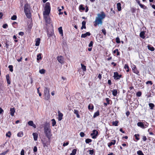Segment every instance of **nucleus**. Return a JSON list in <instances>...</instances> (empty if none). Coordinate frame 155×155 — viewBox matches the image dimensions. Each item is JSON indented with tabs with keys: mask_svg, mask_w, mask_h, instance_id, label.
<instances>
[{
	"mask_svg": "<svg viewBox=\"0 0 155 155\" xmlns=\"http://www.w3.org/2000/svg\"><path fill=\"white\" fill-rule=\"evenodd\" d=\"M91 34L90 32H87L85 34H82L81 35V38H85L87 36H90Z\"/></svg>",
	"mask_w": 155,
	"mask_h": 155,
	"instance_id": "obj_12",
	"label": "nucleus"
},
{
	"mask_svg": "<svg viewBox=\"0 0 155 155\" xmlns=\"http://www.w3.org/2000/svg\"><path fill=\"white\" fill-rule=\"evenodd\" d=\"M116 42L117 43H120V39L118 37H117L116 38Z\"/></svg>",
	"mask_w": 155,
	"mask_h": 155,
	"instance_id": "obj_41",
	"label": "nucleus"
},
{
	"mask_svg": "<svg viewBox=\"0 0 155 155\" xmlns=\"http://www.w3.org/2000/svg\"><path fill=\"white\" fill-rule=\"evenodd\" d=\"M9 151L8 150H7L5 151L2 153H0V155H5L6 154L7 152H8Z\"/></svg>",
	"mask_w": 155,
	"mask_h": 155,
	"instance_id": "obj_45",
	"label": "nucleus"
},
{
	"mask_svg": "<svg viewBox=\"0 0 155 155\" xmlns=\"http://www.w3.org/2000/svg\"><path fill=\"white\" fill-rule=\"evenodd\" d=\"M147 139V137H146V136H144L143 137V140L144 141H146Z\"/></svg>",
	"mask_w": 155,
	"mask_h": 155,
	"instance_id": "obj_63",
	"label": "nucleus"
},
{
	"mask_svg": "<svg viewBox=\"0 0 155 155\" xmlns=\"http://www.w3.org/2000/svg\"><path fill=\"white\" fill-rule=\"evenodd\" d=\"M94 106L93 105H92V107H91V105H90V104H89L88 105V109L89 110H90L91 109V110H93L94 109Z\"/></svg>",
	"mask_w": 155,
	"mask_h": 155,
	"instance_id": "obj_47",
	"label": "nucleus"
},
{
	"mask_svg": "<svg viewBox=\"0 0 155 155\" xmlns=\"http://www.w3.org/2000/svg\"><path fill=\"white\" fill-rule=\"evenodd\" d=\"M9 41H6V43H5V47L7 48H8V46L9 45Z\"/></svg>",
	"mask_w": 155,
	"mask_h": 155,
	"instance_id": "obj_50",
	"label": "nucleus"
},
{
	"mask_svg": "<svg viewBox=\"0 0 155 155\" xmlns=\"http://www.w3.org/2000/svg\"><path fill=\"white\" fill-rule=\"evenodd\" d=\"M21 155H24V150L23 149H22L21 152Z\"/></svg>",
	"mask_w": 155,
	"mask_h": 155,
	"instance_id": "obj_58",
	"label": "nucleus"
},
{
	"mask_svg": "<svg viewBox=\"0 0 155 155\" xmlns=\"http://www.w3.org/2000/svg\"><path fill=\"white\" fill-rule=\"evenodd\" d=\"M69 144L68 142H67L66 143H64L63 144V146L64 147H65L66 146L68 145Z\"/></svg>",
	"mask_w": 155,
	"mask_h": 155,
	"instance_id": "obj_56",
	"label": "nucleus"
},
{
	"mask_svg": "<svg viewBox=\"0 0 155 155\" xmlns=\"http://www.w3.org/2000/svg\"><path fill=\"white\" fill-rule=\"evenodd\" d=\"M58 31L60 34H61L62 36L63 34V30L62 29V28L61 27H60L58 28Z\"/></svg>",
	"mask_w": 155,
	"mask_h": 155,
	"instance_id": "obj_29",
	"label": "nucleus"
},
{
	"mask_svg": "<svg viewBox=\"0 0 155 155\" xmlns=\"http://www.w3.org/2000/svg\"><path fill=\"white\" fill-rule=\"evenodd\" d=\"M32 135L33 136L34 139V140H37L38 137V134L36 133H33L32 134Z\"/></svg>",
	"mask_w": 155,
	"mask_h": 155,
	"instance_id": "obj_14",
	"label": "nucleus"
},
{
	"mask_svg": "<svg viewBox=\"0 0 155 155\" xmlns=\"http://www.w3.org/2000/svg\"><path fill=\"white\" fill-rule=\"evenodd\" d=\"M39 73L41 74H44L45 73V70L44 69H41L39 70Z\"/></svg>",
	"mask_w": 155,
	"mask_h": 155,
	"instance_id": "obj_37",
	"label": "nucleus"
},
{
	"mask_svg": "<svg viewBox=\"0 0 155 155\" xmlns=\"http://www.w3.org/2000/svg\"><path fill=\"white\" fill-rule=\"evenodd\" d=\"M145 35V32L144 31H141L140 32V37L143 38L144 39L145 38V36H144Z\"/></svg>",
	"mask_w": 155,
	"mask_h": 155,
	"instance_id": "obj_18",
	"label": "nucleus"
},
{
	"mask_svg": "<svg viewBox=\"0 0 155 155\" xmlns=\"http://www.w3.org/2000/svg\"><path fill=\"white\" fill-rule=\"evenodd\" d=\"M79 9L80 10H85V8L83 7V5H80Z\"/></svg>",
	"mask_w": 155,
	"mask_h": 155,
	"instance_id": "obj_44",
	"label": "nucleus"
},
{
	"mask_svg": "<svg viewBox=\"0 0 155 155\" xmlns=\"http://www.w3.org/2000/svg\"><path fill=\"white\" fill-rule=\"evenodd\" d=\"M102 31L104 34L105 35H106V31L105 29L104 28L102 29Z\"/></svg>",
	"mask_w": 155,
	"mask_h": 155,
	"instance_id": "obj_52",
	"label": "nucleus"
},
{
	"mask_svg": "<svg viewBox=\"0 0 155 155\" xmlns=\"http://www.w3.org/2000/svg\"><path fill=\"white\" fill-rule=\"evenodd\" d=\"M33 151L34 152H36L37 151V148L35 146L33 149Z\"/></svg>",
	"mask_w": 155,
	"mask_h": 155,
	"instance_id": "obj_57",
	"label": "nucleus"
},
{
	"mask_svg": "<svg viewBox=\"0 0 155 155\" xmlns=\"http://www.w3.org/2000/svg\"><path fill=\"white\" fill-rule=\"evenodd\" d=\"M81 65L82 69L84 71H86V67L82 64H81Z\"/></svg>",
	"mask_w": 155,
	"mask_h": 155,
	"instance_id": "obj_31",
	"label": "nucleus"
},
{
	"mask_svg": "<svg viewBox=\"0 0 155 155\" xmlns=\"http://www.w3.org/2000/svg\"><path fill=\"white\" fill-rule=\"evenodd\" d=\"M124 68L125 69H127L129 68V66H128V65H127V64H125V65Z\"/></svg>",
	"mask_w": 155,
	"mask_h": 155,
	"instance_id": "obj_62",
	"label": "nucleus"
},
{
	"mask_svg": "<svg viewBox=\"0 0 155 155\" xmlns=\"http://www.w3.org/2000/svg\"><path fill=\"white\" fill-rule=\"evenodd\" d=\"M92 133L91 134V135L92 136V138L93 139H95L97 136L98 134V132L96 130H94L92 131Z\"/></svg>",
	"mask_w": 155,
	"mask_h": 155,
	"instance_id": "obj_6",
	"label": "nucleus"
},
{
	"mask_svg": "<svg viewBox=\"0 0 155 155\" xmlns=\"http://www.w3.org/2000/svg\"><path fill=\"white\" fill-rule=\"evenodd\" d=\"M116 143V140H114L108 143V146L110 147L113 145H114Z\"/></svg>",
	"mask_w": 155,
	"mask_h": 155,
	"instance_id": "obj_19",
	"label": "nucleus"
},
{
	"mask_svg": "<svg viewBox=\"0 0 155 155\" xmlns=\"http://www.w3.org/2000/svg\"><path fill=\"white\" fill-rule=\"evenodd\" d=\"M44 98L46 100H48L50 97L49 89L48 87H45L44 89Z\"/></svg>",
	"mask_w": 155,
	"mask_h": 155,
	"instance_id": "obj_5",
	"label": "nucleus"
},
{
	"mask_svg": "<svg viewBox=\"0 0 155 155\" xmlns=\"http://www.w3.org/2000/svg\"><path fill=\"white\" fill-rule=\"evenodd\" d=\"M117 8L118 11H120L121 9V4L120 3H118L117 4Z\"/></svg>",
	"mask_w": 155,
	"mask_h": 155,
	"instance_id": "obj_22",
	"label": "nucleus"
},
{
	"mask_svg": "<svg viewBox=\"0 0 155 155\" xmlns=\"http://www.w3.org/2000/svg\"><path fill=\"white\" fill-rule=\"evenodd\" d=\"M118 121H113L112 122V125L115 126H118Z\"/></svg>",
	"mask_w": 155,
	"mask_h": 155,
	"instance_id": "obj_32",
	"label": "nucleus"
},
{
	"mask_svg": "<svg viewBox=\"0 0 155 155\" xmlns=\"http://www.w3.org/2000/svg\"><path fill=\"white\" fill-rule=\"evenodd\" d=\"M23 133L22 132H20L18 133L17 136L18 137H22L23 136Z\"/></svg>",
	"mask_w": 155,
	"mask_h": 155,
	"instance_id": "obj_35",
	"label": "nucleus"
},
{
	"mask_svg": "<svg viewBox=\"0 0 155 155\" xmlns=\"http://www.w3.org/2000/svg\"><path fill=\"white\" fill-rule=\"evenodd\" d=\"M54 35V33L53 31H48L47 32V35L48 36L49 38L52 36Z\"/></svg>",
	"mask_w": 155,
	"mask_h": 155,
	"instance_id": "obj_15",
	"label": "nucleus"
},
{
	"mask_svg": "<svg viewBox=\"0 0 155 155\" xmlns=\"http://www.w3.org/2000/svg\"><path fill=\"white\" fill-rule=\"evenodd\" d=\"M8 68H9V70L11 72H12L13 71V66L12 65H10L8 66Z\"/></svg>",
	"mask_w": 155,
	"mask_h": 155,
	"instance_id": "obj_38",
	"label": "nucleus"
},
{
	"mask_svg": "<svg viewBox=\"0 0 155 155\" xmlns=\"http://www.w3.org/2000/svg\"><path fill=\"white\" fill-rule=\"evenodd\" d=\"M140 7L142 8H143L144 9H145V8H144V7H145V6L143 5H142V4H140Z\"/></svg>",
	"mask_w": 155,
	"mask_h": 155,
	"instance_id": "obj_60",
	"label": "nucleus"
},
{
	"mask_svg": "<svg viewBox=\"0 0 155 155\" xmlns=\"http://www.w3.org/2000/svg\"><path fill=\"white\" fill-rule=\"evenodd\" d=\"M150 84L151 85H152L153 84V83L151 81H148L146 82V84Z\"/></svg>",
	"mask_w": 155,
	"mask_h": 155,
	"instance_id": "obj_61",
	"label": "nucleus"
},
{
	"mask_svg": "<svg viewBox=\"0 0 155 155\" xmlns=\"http://www.w3.org/2000/svg\"><path fill=\"white\" fill-rule=\"evenodd\" d=\"M112 92V94L114 96H116L117 94V90L116 89L114 90L111 91Z\"/></svg>",
	"mask_w": 155,
	"mask_h": 155,
	"instance_id": "obj_20",
	"label": "nucleus"
},
{
	"mask_svg": "<svg viewBox=\"0 0 155 155\" xmlns=\"http://www.w3.org/2000/svg\"><path fill=\"white\" fill-rule=\"evenodd\" d=\"M134 68V69H132L133 72L137 74H138L139 75H140L138 74L139 73V71L137 70L136 68V67L135 66V68Z\"/></svg>",
	"mask_w": 155,
	"mask_h": 155,
	"instance_id": "obj_24",
	"label": "nucleus"
},
{
	"mask_svg": "<svg viewBox=\"0 0 155 155\" xmlns=\"http://www.w3.org/2000/svg\"><path fill=\"white\" fill-rule=\"evenodd\" d=\"M24 10L25 15L28 18L31 17V14L30 12V7L28 4H25L24 8Z\"/></svg>",
	"mask_w": 155,
	"mask_h": 155,
	"instance_id": "obj_4",
	"label": "nucleus"
},
{
	"mask_svg": "<svg viewBox=\"0 0 155 155\" xmlns=\"http://www.w3.org/2000/svg\"><path fill=\"white\" fill-rule=\"evenodd\" d=\"M11 132L10 131H8V133L6 134V136L7 137H11Z\"/></svg>",
	"mask_w": 155,
	"mask_h": 155,
	"instance_id": "obj_43",
	"label": "nucleus"
},
{
	"mask_svg": "<svg viewBox=\"0 0 155 155\" xmlns=\"http://www.w3.org/2000/svg\"><path fill=\"white\" fill-rule=\"evenodd\" d=\"M37 61H39L40 60H41L42 59V58L41 57V54H39L37 55Z\"/></svg>",
	"mask_w": 155,
	"mask_h": 155,
	"instance_id": "obj_27",
	"label": "nucleus"
},
{
	"mask_svg": "<svg viewBox=\"0 0 155 155\" xmlns=\"http://www.w3.org/2000/svg\"><path fill=\"white\" fill-rule=\"evenodd\" d=\"M147 47L148 49L151 51H154L155 49L154 48L151 46L148 45Z\"/></svg>",
	"mask_w": 155,
	"mask_h": 155,
	"instance_id": "obj_26",
	"label": "nucleus"
},
{
	"mask_svg": "<svg viewBox=\"0 0 155 155\" xmlns=\"http://www.w3.org/2000/svg\"><path fill=\"white\" fill-rule=\"evenodd\" d=\"M94 150H89V154L91 155H93L94 153Z\"/></svg>",
	"mask_w": 155,
	"mask_h": 155,
	"instance_id": "obj_53",
	"label": "nucleus"
},
{
	"mask_svg": "<svg viewBox=\"0 0 155 155\" xmlns=\"http://www.w3.org/2000/svg\"><path fill=\"white\" fill-rule=\"evenodd\" d=\"M107 82L108 84L110 85L111 84V81L110 80H108Z\"/></svg>",
	"mask_w": 155,
	"mask_h": 155,
	"instance_id": "obj_64",
	"label": "nucleus"
},
{
	"mask_svg": "<svg viewBox=\"0 0 155 155\" xmlns=\"http://www.w3.org/2000/svg\"><path fill=\"white\" fill-rule=\"evenodd\" d=\"M40 38H37L35 40V44L36 46H38L39 45L40 42Z\"/></svg>",
	"mask_w": 155,
	"mask_h": 155,
	"instance_id": "obj_16",
	"label": "nucleus"
},
{
	"mask_svg": "<svg viewBox=\"0 0 155 155\" xmlns=\"http://www.w3.org/2000/svg\"><path fill=\"white\" fill-rule=\"evenodd\" d=\"M80 136L81 137H84L85 136V134L83 132H81L80 134Z\"/></svg>",
	"mask_w": 155,
	"mask_h": 155,
	"instance_id": "obj_48",
	"label": "nucleus"
},
{
	"mask_svg": "<svg viewBox=\"0 0 155 155\" xmlns=\"http://www.w3.org/2000/svg\"><path fill=\"white\" fill-rule=\"evenodd\" d=\"M148 125H149V124L147 123H146V124H144V127H143V128H145L147 127L148 126Z\"/></svg>",
	"mask_w": 155,
	"mask_h": 155,
	"instance_id": "obj_59",
	"label": "nucleus"
},
{
	"mask_svg": "<svg viewBox=\"0 0 155 155\" xmlns=\"http://www.w3.org/2000/svg\"><path fill=\"white\" fill-rule=\"evenodd\" d=\"M99 115V111L98 110L94 113L93 116L94 118H95Z\"/></svg>",
	"mask_w": 155,
	"mask_h": 155,
	"instance_id": "obj_28",
	"label": "nucleus"
},
{
	"mask_svg": "<svg viewBox=\"0 0 155 155\" xmlns=\"http://www.w3.org/2000/svg\"><path fill=\"white\" fill-rule=\"evenodd\" d=\"M122 77L121 75H119L118 73L117 72L114 73V78L115 79L118 80L120 79Z\"/></svg>",
	"mask_w": 155,
	"mask_h": 155,
	"instance_id": "obj_7",
	"label": "nucleus"
},
{
	"mask_svg": "<svg viewBox=\"0 0 155 155\" xmlns=\"http://www.w3.org/2000/svg\"><path fill=\"white\" fill-rule=\"evenodd\" d=\"M140 136L139 134H135L134 135V137H135L136 139L137 140H139V138L138 137H139Z\"/></svg>",
	"mask_w": 155,
	"mask_h": 155,
	"instance_id": "obj_39",
	"label": "nucleus"
},
{
	"mask_svg": "<svg viewBox=\"0 0 155 155\" xmlns=\"http://www.w3.org/2000/svg\"><path fill=\"white\" fill-rule=\"evenodd\" d=\"M44 130L45 135L48 140L50 139L52 136V134L51 132V130L49 126L48 125L45 126L44 127Z\"/></svg>",
	"mask_w": 155,
	"mask_h": 155,
	"instance_id": "obj_2",
	"label": "nucleus"
},
{
	"mask_svg": "<svg viewBox=\"0 0 155 155\" xmlns=\"http://www.w3.org/2000/svg\"><path fill=\"white\" fill-rule=\"evenodd\" d=\"M8 26V25L7 24H5L3 25L2 27L4 28H7Z\"/></svg>",
	"mask_w": 155,
	"mask_h": 155,
	"instance_id": "obj_51",
	"label": "nucleus"
},
{
	"mask_svg": "<svg viewBox=\"0 0 155 155\" xmlns=\"http://www.w3.org/2000/svg\"><path fill=\"white\" fill-rule=\"evenodd\" d=\"M137 154L138 155H144L142 151L141 150H139L137 151Z\"/></svg>",
	"mask_w": 155,
	"mask_h": 155,
	"instance_id": "obj_40",
	"label": "nucleus"
},
{
	"mask_svg": "<svg viewBox=\"0 0 155 155\" xmlns=\"http://www.w3.org/2000/svg\"><path fill=\"white\" fill-rule=\"evenodd\" d=\"M10 114L12 116H14V114L15 112V110L14 107L11 108L10 109Z\"/></svg>",
	"mask_w": 155,
	"mask_h": 155,
	"instance_id": "obj_13",
	"label": "nucleus"
},
{
	"mask_svg": "<svg viewBox=\"0 0 155 155\" xmlns=\"http://www.w3.org/2000/svg\"><path fill=\"white\" fill-rule=\"evenodd\" d=\"M137 125L138 127H140L141 128H143L144 127V124L143 123L141 122H139L137 123Z\"/></svg>",
	"mask_w": 155,
	"mask_h": 155,
	"instance_id": "obj_23",
	"label": "nucleus"
},
{
	"mask_svg": "<svg viewBox=\"0 0 155 155\" xmlns=\"http://www.w3.org/2000/svg\"><path fill=\"white\" fill-rule=\"evenodd\" d=\"M149 105L151 109H153L154 106V104H153L151 103H149Z\"/></svg>",
	"mask_w": 155,
	"mask_h": 155,
	"instance_id": "obj_33",
	"label": "nucleus"
},
{
	"mask_svg": "<svg viewBox=\"0 0 155 155\" xmlns=\"http://www.w3.org/2000/svg\"><path fill=\"white\" fill-rule=\"evenodd\" d=\"M51 121H52V126H54L56 124V122L54 119H52Z\"/></svg>",
	"mask_w": 155,
	"mask_h": 155,
	"instance_id": "obj_36",
	"label": "nucleus"
},
{
	"mask_svg": "<svg viewBox=\"0 0 155 155\" xmlns=\"http://www.w3.org/2000/svg\"><path fill=\"white\" fill-rule=\"evenodd\" d=\"M44 18L45 21V22L48 24H49L50 23V18L48 16H46V15H44Z\"/></svg>",
	"mask_w": 155,
	"mask_h": 155,
	"instance_id": "obj_8",
	"label": "nucleus"
},
{
	"mask_svg": "<svg viewBox=\"0 0 155 155\" xmlns=\"http://www.w3.org/2000/svg\"><path fill=\"white\" fill-rule=\"evenodd\" d=\"M6 79L7 81V83L8 84H11V81L10 80V77L8 75H7L6 76Z\"/></svg>",
	"mask_w": 155,
	"mask_h": 155,
	"instance_id": "obj_21",
	"label": "nucleus"
},
{
	"mask_svg": "<svg viewBox=\"0 0 155 155\" xmlns=\"http://www.w3.org/2000/svg\"><path fill=\"white\" fill-rule=\"evenodd\" d=\"M58 119L59 121H61L62 118V117L63 116V114L60 112V111L59 110H58Z\"/></svg>",
	"mask_w": 155,
	"mask_h": 155,
	"instance_id": "obj_9",
	"label": "nucleus"
},
{
	"mask_svg": "<svg viewBox=\"0 0 155 155\" xmlns=\"http://www.w3.org/2000/svg\"><path fill=\"white\" fill-rule=\"evenodd\" d=\"M93 41H91L90 42V43L88 45V46L89 47H92L93 46Z\"/></svg>",
	"mask_w": 155,
	"mask_h": 155,
	"instance_id": "obj_49",
	"label": "nucleus"
},
{
	"mask_svg": "<svg viewBox=\"0 0 155 155\" xmlns=\"http://www.w3.org/2000/svg\"><path fill=\"white\" fill-rule=\"evenodd\" d=\"M106 101L107 102V104H110V103H109V101H110V100L109 99V98H106Z\"/></svg>",
	"mask_w": 155,
	"mask_h": 155,
	"instance_id": "obj_55",
	"label": "nucleus"
},
{
	"mask_svg": "<svg viewBox=\"0 0 155 155\" xmlns=\"http://www.w3.org/2000/svg\"><path fill=\"white\" fill-rule=\"evenodd\" d=\"M92 142V140L91 139L87 138L85 140V142L86 143H89Z\"/></svg>",
	"mask_w": 155,
	"mask_h": 155,
	"instance_id": "obj_34",
	"label": "nucleus"
},
{
	"mask_svg": "<svg viewBox=\"0 0 155 155\" xmlns=\"http://www.w3.org/2000/svg\"><path fill=\"white\" fill-rule=\"evenodd\" d=\"M57 59L58 61L61 64H62L64 62L63 58L62 56L58 57Z\"/></svg>",
	"mask_w": 155,
	"mask_h": 155,
	"instance_id": "obj_10",
	"label": "nucleus"
},
{
	"mask_svg": "<svg viewBox=\"0 0 155 155\" xmlns=\"http://www.w3.org/2000/svg\"><path fill=\"white\" fill-rule=\"evenodd\" d=\"M17 18V16L16 15H13L11 18V19L13 20H15Z\"/></svg>",
	"mask_w": 155,
	"mask_h": 155,
	"instance_id": "obj_42",
	"label": "nucleus"
},
{
	"mask_svg": "<svg viewBox=\"0 0 155 155\" xmlns=\"http://www.w3.org/2000/svg\"><path fill=\"white\" fill-rule=\"evenodd\" d=\"M105 17V15L103 12H101V14H98L97 17H96L94 22L95 23L94 25V26L96 27L97 25H99V24L102 25V20L104 19Z\"/></svg>",
	"mask_w": 155,
	"mask_h": 155,
	"instance_id": "obj_1",
	"label": "nucleus"
},
{
	"mask_svg": "<svg viewBox=\"0 0 155 155\" xmlns=\"http://www.w3.org/2000/svg\"><path fill=\"white\" fill-rule=\"evenodd\" d=\"M28 124L29 125L33 127L34 128H36V125L34 124L32 121H30L28 122Z\"/></svg>",
	"mask_w": 155,
	"mask_h": 155,
	"instance_id": "obj_11",
	"label": "nucleus"
},
{
	"mask_svg": "<svg viewBox=\"0 0 155 155\" xmlns=\"http://www.w3.org/2000/svg\"><path fill=\"white\" fill-rule=\"evenodd\" d=\"M51 11L50 5L49 2L46 3L45 7V11L43 12V15L48 16Z\"/></svg>",
	"mask_w": 155,
	"mask_h": 155,
	"instance_id": "obj_3",
	"label": "nucleus"
},
{
	"mask_svg": "<svg viewBox=\"0 0 155 155\" xmlns=\"http://www.w3.org/2000/svg\"><path fill=\"white\" fill-rule=\"evenodd\" d=\"M141 94L142 93L140 91H138L136 95L138 97H140Z\"/></svg>",
	"mask_w": 155,
	"mask_h": 155,
	"instance_id": "obj_46",
	"label": "nucleus"
},
{
	"mask_svg": "<svg viewBox=\"0 0 155 155\" xmlns=\"http://www.w3.org/2000/svg\"><path fill=\"white\" fill-rule=\"evenodd\" d=\"M74 113L76 115L77 117L78 118H80V115L78 114V110L75 109L74 110Z\"/></svg>",
	"mask_w": 155,
	"mask_h": 155,
	"instance_id": "obj_25",
	"label": "nucleus"
},
{
	"mask_svg": "<svg viewBox=\"0 0 155 155\" xmlns=\"http://www.w3.org/2000/svg\"><path fill=\"white\" fill-rule=\"evenodd\" d=\"M18 34L20 35L23 36L24 35V33L23 32L21 31L18 33Z\"/></svg>",
	"mask_w": 155,
	"mask_h": 155,
	"instance_id": "obj_54",
	"label": "nucleus"
},
{
	"mask_svg": "<svg viewBox=\"0 0 155 155\" xmlns=\"http://www.w3.org/2000/svg\"><path fill=\"white\" fill-rule=\"evenodd\" d=\"M77 151L76 149H74L72 151V153H70V155H75Z\"/></svg>",
	"mask_w": 155,
	"mask_h": 155,
	"instance_id": "obj_30",
	"label": "nucleus"
},
{
	"mask_svg": "<svg viewBox=\"0 0 155 155\" xmlns=\"http://www.w3.org/2000/svg\"><path fill=\"white\" fill-rule=\"evenodd\" d=\"M86 22L85 21H83L82 22V26L81 28V29L82 30L83 28L86 29V27L85 26Z\"/></svg>",
	"mask_w": 155,
	"mask_h": 155,
	"instance_id": "obj_17",
	"label": "nucleus"
}]
</instances>
